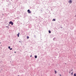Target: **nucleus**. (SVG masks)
<instances>
[{"label":"nucleus","instance_id":"nucleus-15","mask_svg":"<svg viewBox=\"0 0 76 76\" xmlns=\"http://www.w3.org/2000/svg\"><path fill=\"white\" fill-rule=\"evenodd\" d=\"M34 38H36V36L35 35H34Z\"/></svg>","mask_w":76,"mask_h":76},{"label":"nucleus","instance_id":"nucleus-32","mask_svg":"<svg viewBox=\"0 0 76 76\" xmlns=\"http://www.w3.org/2000/svg\"><path fill=\"white\" fill-rule=\"evenodd\" d=\"M61 28H62V27H61Z\"/></svg>","mask_w":76,"mask_h":76},{"label":"nucleus","instance_id":"nucleus-12","mask_svg":"<svg viewBox=\"0 0 76 76\" xmlns=\"http://www.w3.org/2000/svg\"><path fill=\"white\" fill-rule=\"evenodd\" d=\"M53 21H56V19H53Z\"/></svg>","mask_w":76,"mask_h":76},{"label":"nucleus","instance_id":"nucleus-27","mask_svg":"<svg viewBox=\"0 0 76 76\" xmlns=\"http://www.w3.org/2000/svg\"><path fill=\"white\" fill-rule=\"evenodd\" d=\"M7 26H6V28H7Z\"/></svg>","mask_w":76,"mask_h":76},{"label":"nucleus","instance_id":"nucleus-25","mask_svg":"<svg viewBox=\"0 0 76 76\" xmlns=\"http://www.w3.org/2000/svg\"><path fill=\"white\" fill-rule=\"evenodd\" d=\"M72 71H73V69H72L71 70V71L72 72Z\"/></svg>","mask_w":76,"mask_h":76},{"label":"nucleus","instance_id":"nucleus-20","mask_svg":"<svg viewBox=\"0 0 76 76\" xmlns=\"http://www.w3.org/2000/svg\"><path fill=\"white\" fill-rule=\"evenodd\" d=\"M54 38H56V37H55L53 39V41H55V40H54Z\"/></svg>","mask_w":76,"mask_h":76},{"label":"nucleus","instance_id":"nucleus-2","mask_svg":"<svg viewBox=\"0 0 76 76\" xmlns=\"http://www.w3.org/2000/svg\"><path fill=\"white\" fill-rule=\"evenodd\" d=\"M27 12L28 13H31V11L30 10H27Z\"/></svg>","mask_w":76,"mask_h":76},{"label":"nucleus","instance_id":"nucleus-29","mask_svg":"<svg viewBox=\"0 0 76 76\" xmlns=\"http://www.w3.org/2000/svg\"><path fill=\"white\" fill-rule=\"evenodd\" d=\"M19 42H20V41H19Z\"/></svg>","mask_w":76,"mask_h":76},{"label":"nucleus","instance_id":"nucleus-10","mask_svg":"<svg viewBox=\"0 0 76 76\" xmlns=\"http://www.w3.org/2000/svg\"><path fill=\"white\" fill-rule=\"evenodd\" d=\"M48 32H49V34H51V31H50V30H49Z\"/></svg>","mask_w":76,"mask_h":76},{"label":"nucleus","instance_id":"nucleus-16","mask_svg":"<svg viewBox=\"0 0 76 76\" xmlns=\"http://www.w3.org/2000/svg\"><path fill=\"white\" fill-rule=\"evenodd\" d=\"M8 26H10V27H11L12 26L10 25V24H9Z\"/></svg>","mask_w":76,"mask_h":76},{"label":"nucleus","instance_id":"nucleus-13","mask_svg":"<svg viewBox=\"0 0 76 76\" xmlns=\"http://www.w3.org/2000/svg\"><path fill=\"white\" fill-rule=\"evenodd\" d=\"M74 76H76V73H75L74 74Z\"/></svg>","mask_w":76,"mask_h":76},{"label":"nucleus","instance_id":"nucleus-22","mask_svg":"<svg viewBox=\"0 0 76 76\" xmlns=\"http://www.w3.org/2000/svg\"><path fill=\"white\" fill-rule=\"evenodd\" d=\"M8 6H10V4H8Z\"/></svg>","mask_w":76,"mask_h":76},{"label":"nucleus","instance_id":"nucleus-7","mask_svg":"<svg viewBox=\"0 0 76 76\" xmlns=\"http://www.w3.org/2000/svg\"><path fill=\"white\" fill-rule=\"evenodd\" d=\"M6 9V10L7 11V12H9V9L8 8H7Z\"/></svg>","mask_w":76,"mask_h":76},{"label":"nucleus","instance_id":"nucleus-14","mask_svg":"<svg viewBox=\"0 0 76 76\" xmlns=\"http://www.w3.org/2000/svg\"><path fill=\"white\" fill-rule=\"evenodd\" d=\"M8 48L9 49V50H10V46H9Z\"/></svg>","mask_w":76,"mask_h":76},{"label":"nucleus","instance_id":"nucleus-4","mask_svg":"<svg viewBox=\"0 0 76 76\" xmlns=\"http://www.w3.org/2000/svg\"><path fill=\"white\" fill-rule=\"evenodd\" d=\"M68 2L69 3H72V1L71 0H70L68 1Z\"/></svg>","mask_w":76,"mask_h":76},{"label":"nucleus","instance_id":"nucleus-17","mask_svg":"<svg viewBox=\"0 0 76 76\" xmlns=\"http://www.w3.org/2000/svg\"><path fill=\"white\" fill-rule=\"evenodd\" d=\"M9 1V0H6V1L8 2Z\"/></svg>","mask_w":76,"mask_h":76},{"label":"nucleus","instance_id":"nucleus-8","mask_svg":"<svg viewBox=\"0 0 76 76\" xmlns=\"http://www.w3.org/2000/svg\"><path fill=\"white\" fill-rule=\"evenodd\" d=\"M34 58H37V55H35V56H34Z\"/></svg>","mask_w":76,"mask_h":76},{"label":"nucleus","instance_id":"nucleus-31","mask_svg":"<svg viewBox=\"0 0 76 76\" xmlns=\"http://www.w3.org/2000/svg\"><path fill=\"white\" fill-rule=\"evenodd\" d=\"M18 76H19V75H18Z\"/></svg>","mask_w":76,"mask_h":76},{"label":"nucleus","instance_id":"nucleus-30","mask_svg":"<svg viewBox=\"0 0 76 76\" xmlns=\"http://www.w3.org/2000/svg\"><path fill=\"white\" fill-rule=\"evenodd\" d=\"M2 15H4V14H2Z\"/></svg>","mask_w":76,"mask_h":76},{"label":"nucleus","instance_id":"nucleus-21","mask_svg":"<svg viewBox=\"0 0 76 76\" xmlns=\"http://www.w3.org/2000/svg\"><path fill=\"white\" fill-rule=\"evenodd\" d=\"M7 27H8V29H9V26H7Z\"/></svg>","mask_w":76,"mask_h":76},{"label":"nucleus","instance_id":"nucleus-18","mask_svg":"<svg viewBox=\"0 0 76 76\" xmlns=\"http://www.w3.org/2000/svg\"><path fill=\"white\" fill-rule=\"evenodd\" d=\"M10 50H12V48H10Z\"/></svg>","mask_w":76,"mask_h":76},{"label":"nucleus","instance_id":"nucleus-5","mask_svg":"<svg viewBox=\"0 0 76 76\" xmlns=\"http://www.w3.org/2000/svg\"><path fill=\"white\" fill-rule=\"evenodd\" d=\"M20 34V33H19L17 34V36L18 37H19V34Z\"/></svg>","mask_w":76,"mask_h":76},{"label":"nucleus","instance_id":"nucleus-11","mask_svg":"<svg viewBox=\"0 0 76 76\" xmlns=\"http://www.w3.org/2000/svg\"><path fill=\"white\" fill-rule=\"evenodd\" d=\"M29 36H27V39H29Z\"/></svg>","mask_w":76,"mask_h":76},{"label":"nucleus","instance_id":"nucleus-9","mask_svg":"<svg viewBox=\"0 0 76 76\" xmlns=\"http://www.w3.org/2000/svg\"><path fill=\"white\" fill-rule=\"evenodd\" d=\"M55 74H56V73H57V71H56V70H55Z\"/></svg>","mask_w":76,"mask_h":76},{"label":"nucleus","instance_id":"nucleus-26","mask_svg":"<svg viewBox=\"0 0 76 76\" xmlns=\"http://www.w3.org/2000/svg\"><path fill=\"white\" fill-rule=\"evenodd\" d=\"M2 1H4V0H2Z\"/></svg>","mask_w":76,"mask_h":76},{"label":"nucleus","instance_id":"nucleus-6","mask_svg":"<svg viewBox=\"0 0 76 76\" xmlns=\"http://www.w3.org/2000/svg\"><path fill=\"white\" fill-rule=\"evenodd\" d=\"M40 12H41V13H42V12H43V9H42L40 10Z\"/></svg>","mask_w":76,"mask_h":76},{"label":"nucleus","instance_id":"nucleus-23","mask_svg":"<svg viewBox=\"0 0 76 76\" xmlns=\"http://www.w3.org/2000/svg\"><path fill=\"white\" fill-rule=\"evenodd\" d=\"M30 57H32V55L30 56Z\"/></svg>","mask_w":76,"mask_h":76},{"label":"nucleus","instance_id":"nucleus-19","mask_svg":"<svg viewBox=\"0 0 76 76\" xmlns=\"http://www.w3.org/2000/svg\"><path fill=\"white\" fill-rule=\"evenodd\" d=\"M71 75H73V72H72V73H71Z\"/></svg>","mask_w":76,"mask_h":76},{"label":"nucleus","instance_id":"nucleus-3","mask_svg":"<svg viewBox=\"0 0 76 76\" xmlns=\"http://www.w3.org/2000/svg\"><path fill=\"white\" fill-rule=\"evenodd\" d=\"M24 18H26V16H27V14L24 13Z\"/></svg>","mask_w":76,"mask_h":76},{"label":"nucleus","instance_id":"nucleus-28","mask_svg":"<svg viewBox=\"0 0 76 76\" xmlns=\"http://www.w3.org/2000/svg\"><path fill=\"white\" fill-rule=\"evenodd\" d=\"M14 53H16V52L15 51V52H14Z\"/></svg>","mask_w":76,"mask_h":76},{"label":"nucleus","instance_id":"nucleus-24","mask_svg":"<svg viewBox=\"0 0 76 76\" xmlns=\"http://www.w3.org/2000/svg\"><path fill=\"white\" fill-rule=\"evenodd\" d=\"M60 76H61V74H60Z\"/></svg>","mask_w":76,"mask_h":76},{"label":"nucleus","instance_id":"nucleus-1","mask_svg":"<svg viewBox=\"0 0 76 76\" xmlns=\"http://www.w3.org/2000/svg\"><path fill=\"white\" fill-rule=\"evenodd\" d=\"M9 24L11 25H13V22L12 21H10L9 22Z\"/></svg>","mask_w":76,"mask_h":76}]
</instances>
